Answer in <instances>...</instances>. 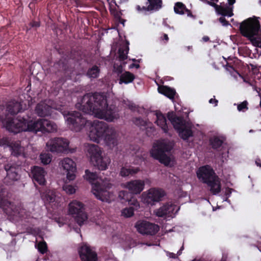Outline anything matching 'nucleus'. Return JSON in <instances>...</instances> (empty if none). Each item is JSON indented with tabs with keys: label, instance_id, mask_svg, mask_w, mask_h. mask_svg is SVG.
Returning <instances> with one entry per match:
<instances>
[{
	"label": "nucleus",
	"instance_id": "e2e57ef3",
	"mask_svg": "<svg viewBox=\"0 0 261 261\" xmlns=\"http://www.w3.org/2000/svg\"><path fill=\"white\" fill-rule=\"evenodd\" d=\"M187 50H190L191 49V46H188L187 47Z\"/></svg>",
	"mask_w": 261,
	"mask_h": 261
},
{
	"label": "nucleus",
	"instance_id": "4c0bfd02",
	"mask_svg": "<svg viewBox=\"0 0 261 261\" xmlns=\"http://www.w3.org/2000/svg\"><path fill=\"white\" fill-rule=\"evenodd\" d=\"M134 123L138 126L144 127L145 128L146 126H149L150 123H148L147 121L140 118H136L133 120Z\"/></svg>",
	"mask_w": 261,
	"mask_h": 261
},
{
	"label": "nucleus",
	"instance_id": "a18cd8bd",
	"mask_svg": "<svg viewBox=\"0 0 261 261\" xmlns=\"http://www.w3.org/2000/svg\"><path fill=\"white\" fill-rule=\"evenodd\" d=\"M184 245H182L180 250L177 252V254L169 253L168 255L171 258H175L177 257L178 255H180L181 254V251L184 249Z\"/></svg>",
	"mask_w": 261,
	"mask_h": 261
},
{
	"label": "nucleus",
	"instance_id": "052dcab7",
	"mask_svg": "<svg viewBox=\"0 0 261 261\" xmlns=\"http://www.w3.org/2000/svg\"><path fill=\"white\" fill-rule=\"evenodd\" d=\"M244 82L246 83H248V84H249L250 85H251V84L249 82H248L247 81H246L245 79H244Z\"/></svg>",
	"mask_w": 261,
	"mask_h": 261
},
{
	"label": "nucleus",
	"instance_id": "cd10ccee",
	"mask_svg": "<svg viewBox=\"0 0 261 261\" xmlns=\"http://www.w3.org/2000/svg\"><path fill=\"white\" fill-rule=\"evenodd\" d=\"M25 109L23 104L20 102L12 100L9 102L7 105L6 111L11 115H15Z\"/></svg>",
	"mask_w": 261,
	"mask_h": 261
},
{
	"label": "nucleus",
	"instance_id": "412c9836",
	"mask_svg": "<svg viewBox=\"0 0 261 261\" xmlns=\"http://www.w3.org/2000/svg\"><path fill=\"white\" fill-rule=\"evenodd\" d=\"M144 186V181L140 179L132 180L123 184V187L133 194H140L143 190Z\"/></svg>",
	"mask_w": 261,
	"mask_h": 261
},
{
	"label": "nucleus",
	"instance_id": "49530a36",
	"mask_svg": "<svg viewBox=\"0 0 261 261\" xmlns=\"http://www.w3.org/2000/svg\"><path fill=\"white\" fill-rule=\"evenodd\" d=\"M219 21L223 25H227L228 24V22L224 17H221L219 18Z\"/></svg>",
	"mask_w": 261,
	"mask_h": 261
},
{
	"label": "nucleus",
	"instance_id": "338daca9",
	"mask_svg": "<svg viewBox=\"0 0 261 261\" xmlns=\"http://www.w3.org/2000/svg\"><path fill=\"white\" fill-rule=\"evenodd\" d=\"M211 1H215V2H218V0H210Z\"/></svg>",
	"mask_w": 261,
	"mask_h": 261
},
{
	"label": "nucleus",
	"instance_id": "f03ea898",
	"mask_svg": "<svg viewBox=\"0 0 261 261\" xmlns=\"http://www.w3.org/2000/svg\"><path fill=\"white\" fill-rule=\"evenodd\" d=\"M6 127L9 131L14 134L20 132H31L37 133H53L57 130V125L54 122L45 119H40L37 121L27 120L23 118H17L6 121Z\"/></svg>",
	"mask_w": 261,
	"mask_h": 261
},
{
	"label": "nucleus",
	"instance_id": "de8ad7c7",
	"mask_svg": "<svg viewBox=\"0 0 261 261\" xmlns=\"http://www.w3.org/2000/svg\"><path fill=\"white\" fill-rule=\"evenodd\" d=\"M209 102L210 103H215V106H217V103H218V100H216V99H213V98H211L210 100H209Z\"/></svg>",
	"mask_w": 261,
	"mask_h": 261
},
{
	"label": "nucleus",
	"instance_id": "393cba45",
	"mask_svg": "<svg viewBox=\"0 0 261 261\" xmlns=\"http://www.w3.org/2000/svg\"><path fill=\"white\" fill-rule=\"evenodd\" d=\"M53 109L46 102H41L36 107L35 112L40 117H46L50 115Z\"/></svg>",
	"mask_w": 261,
	"mask_h": 261
},
{
	"label": "nucleus",
	"instance_id": "1a4fd4ad",
	"mask_svg": "<svg viewBox=\"0 0 261 261\" xmlns=\"http://www.w3.org/2000/svg\"><path fill=\"white\" fill-rule=\"evenodd\" d=\"M62 113L69 127L75 132H80L84 127L88 128V125L91 123L90 121L87 120L79 112H68L67 114L65 112Z\"/></svg>",
	"mask_w": 261,
	"mask_h": 261
},
{
	"label": "nucleus",
	"instance_id": "13d9d810",
	"mask_svg": "<svg viewBox=\"0 0 261 261\" xmlns=\"http://www.w3.org/2000/svg\"><path fill=\"white\" fill-rule=\"evenodd\" d=\"M164 39L165 40H166V41H168L169 38H168V35L167 34H164Z\"/></svg>",
	"mask_w": 261,
	"mask_h": 261
},
{
	"label": "nucleus",
	"instance_id": "a211bd4d",
	"mask_svg": "<svg viewBox=\"0 0 261 261\" xmlns=\"http://www.w3.org/2000/svg\"><path fill=\"white\" fill-rule=\"evenodd\" d=\"M5 169L7 172L5 181L8 184H11L12 181L19 179L20 167L18 165L13 163H9L5 166Z\"/></svg>",
	"mask_w": 261,
	"mask_h": 261
},
{
	"label": "nucleus",
	"instance_id": "dca6fc26",
	"mask_svg": "<svg viewBox=\"0 0 261 261\" xmlns=\"http://www.w3.org/2000/svg\"><path fill=\"white\" fill-rule=\"evenodd\" d=\"M135 227L139 233L143 234L153 235L159 230L158 225L144 220L138 221Z\"/></svg>",
	"mask_w": 261,
	"mask_h": 261
},
{
	"label": "nucleus",
	"instance_id": "69168bd1",
	"mask_svg": "<svg viewBox=\"0 0 261 261\" xmlns=\"http://www.w3.org/2000/svg\"><path fill=\"white\" fill-rule=\"evenodd\" d=\"M127 0H121V2H126L127 1Z\"/></svg>",
	"mask_w": 261,
	"mask_h": 261
},
{
	"label": "nucleus",
	"instance_id": "5701e85b",
	"mask_svg": "<svg viewBox=\"0 0 261 261\" xmlns=\"http://www.w3.org/2000/svg\"><path fill=\"white\" fill-rule=\"evenodd\" d=\"M33 179L37 181L39 185H43L46 182L45 176L46 172L45 170L40 167L35 166L32 169Z\"/></svg>",
	"mask_w": 261,
	"mask_h": 261
},
{
	"label": "nucleus",
	"instance_id": "09e8293b",
	"mask_svg": "<svg viewBox=\"0 0 261 261\" xmlns=\"http://www.w3.org/2000/svg\"><path fill=\"white\" fill-rule=\"evenodd\" d=\"M255 164L256 165L260 167H261V161L259 159H256L255 161Z\"/></svg>",
	"mask_w": 261,
	"mask_h": 261
},
{
	"label": "nucleus",
	"instance_id": "bf43d9fd",
	"mask_svg": "<svg viewBox=\"0 0 261 261\" xmlns=\"http://www.w3.org/2000/svg\"><path fill=\"white\" fill-rule=\"evenodd\" d=\"M142 161V159L141 158H140L139 159V161L136 162L135 164H139L140 162H141Z\"/></svg>",
	"mask_w": 261,
	"mask_h": 261
},
{
	"label": "nucleus",
	"instance_id": "58836bf2",
	"mask_svg": "<svg viewBox=\"0 0 261 261\" xmlns=\"http://www.w3.org/2000/svg\"><path fill=\"white\" fill-rule=\"evenodd\" d=\"M63 190L67 194H73L75 191V188L72 185L65 184L63 186Z\"/></svg>",
	"mask_w": 261,
	"mask_h": 261
},
{
	"label": "nucleus",
	"instance_id": "ea45409f",
	"mask_svg": "<svg viewBox=\"0 0 261 261\" xmlns=\"http://www.w3.org/2000/svg\"><path fill=\"white\" fill-rule=\"evenodd\" d=\"M134 215V208L132 207L125 208L122 211V215L125 217H130Z\"/></svg>",
	"mask_w": 261,
	"mask_h": 261
},
{
	"label": "nucleus",
	"instance_id": "f3484780",
	"mask_svg": "<svg viewBox=\"0 0 261 261\" xmlns=\"http://www.w3.org/2000/svg\"><path fill=\"white\" fill-rule=\"evenodd\" d=\"M0 207L10 215H18L20 217H24L25 215L26 211L24 209L14 206V205L7 199L1 198V197Z\"/></svg>",
	"mask_w": 261,
	"mask_h": 261
},
{
	"label": "nucleus",
	"instance_id": "774afa93",
	"mask_svg": "<svg viewBox=\"0 0 261 261\" xmlns=\"http://www.w3.org/2000/svg\"><path fill=\"white\" fill-rule=\"evenodd\" d=\"M133 61H136V60L135 59H133Z\"/></svg>",
	"mask_w": 261,
	"mask_h": 261
},
{
	"label": "nucleus",
	"instance_id": "864d4df0",
	"mask_svg": "<svg viewBox=\"0 0 261 261\" xmlns=\"http://www.w3.org/2000/svg\"><path fill=\"white\" fill-rule=\"evenodd\" d=\"M110 10L112 14H113L114 15H115V10L112 8V5H110Z\"/></svg>",
	"mask_w": 261,
	"mask_h": 261
},
{
	"label": "nucleus",
	"instance_id": "603ef678",
	"mask_svg": "<svg viewBox=\"0 0 261 261\" xmlns=\"http://www.w3.org/2000/svg\"><path fill=\"white\" fill-rule=\"evenodd\" d=\"M31 25L33 27H38L39 26V24L38 22H34L31 23Z\"/></svg>",
	"mask_w": 261,
	"mask_h": 261
},
{
	"label": "nucleus",
	"instance_id": "5fc2aeb1",
	"mask_svg": "<svg viewBox=\"0 0 261 261\" xmlns=\"http://www.w3.org/2000/svg\"><path fill=\"white\" fill-rule=\"evenodd\" d=\"M126 192H125L124 191H121L119 193V197H123L125 195V194H126Z\"/></svg>",
	"mask_w": 261,
	"mask_h": 261
},
{
	"label": "nucleus",
	"instance_id": "9d476101",
	"mask_svg": "<svg viewBox=\"0 0 261 261\" xmlns=\"http://www.w3.org/2000/svg\"><path fill=\"white\" fill-rule=\"evenodd\" d=\"M88 127L89 129L88 136L90 139L96 143H99L110 126L103 121L95 120L93 122L91 121Z\"/></svg>",
	"mask_w": 261,
	"mask_h": 261
},
{
	"label": "nucleus",
	"instance_id": "37998d69",
	"mask_svg": "<svg viewBox=\"0 0 261 261\" xmlns=\"http://www.w3.org/2000/svg\"><path fill=\"white\" fill-rule=\"evenodd\" d=\"M129 204L133 205L135 208H138L140 207V204L138 201L135 198H132L128 201Z\"/></svg>",
	"mask_w": 261,
	"mask_h": 261
},
{
	"label": "nucleus",
	"instance_id": "7ed1b4c3",
	"mask_svg": "<svg viewBox=\"0 0 261 261\" xmlns=\"http://www.w3.org/2000/svg\"><path fill=\"white\" fill-rule=\"evenodd\" d=\"M173 147L172 142L167 140H158L155 142L150 152L151 156L166 166H173L175 163L174 156L167 154Z\"/></svg>",
	"mask_w": 261,
	"mask_h": 261
},
{
	"label": "nucleus",
	"instance_id": "aec40b11",
	"mask_svg": "<svg viewBox=\"0 0 261 261\" xmlns=\"http://www.w3.org/2000/svg\"><path fill=\"white\" fill-rule=\"evenodd\" d=\"M79 253L82 261H97L96 253L87 244L80 247Z\"/></svg>",
	"mask_w": 261,
	"mask_h": 261
},
{
	"label": "nucleus",
	"instance_id": "ddd939ff",
	"mask_svg": "<svg viewBox=\"0 0 261 261\" xmlns=\"http://www.w3.org/2000/svg\"><path fill=\"white\" fill-rule=\"evenodd\" d=\"M165 195L164 191L160 189L151 188L142 194L143 202L147 204L153 205L159 202Z\"/></svg>",
	"mask_w": 261,
	"mask_h": 261
},
{
	"label": "nucleus",
	"instance_id": "f704fd0d",
	"mask_svg": "<svg viewBox=\"0 0 261 261\" xmlns=\"http://www.w3.org/2000/svg\"><path fill=\"white\" fill-rule=\"evenodd\" d=\"M99 73V69L98 67L94 66L89 69L87 72V75L90 78H96L98 77Z\"/></svg>",
	"mask_w": 261,
	"mask_h": 261
},
{
	"label": "nucleus",
	"instance_id": "39448f33",
	"mask_svg": "<svg viewBox=\"0 0 261 261\" xmlns=\"http://www.w3.org/2000/svg\"><path fill=\"white\" fill-rule=\"evenodd\" d=\"M259 28L258 21L252 18L244 20L240 26L242 34L247 37L253 45L257 47L261 46Z\"/></svg>",
	"mask_w": 261,
	"mask_h": 261
},
{
	"label": "nucleus",
	"instance_id": "20e7f679",
	"mask_svg": "<svg viewBox=\"0 0 261 261\" xmlns=\"http://www.w3.org/2000/svg\"><path fill=\"white\" fill-rule=\"evenodd\" d=\"M85 173V178L90 182L96 180L92 186V192L95 197L102 201L110 202L113 195L107 191V189L110 188L109 181L106 178L102 179L98 178L95 173L91 172L88 170H86Z\"/></svg>",
	"mask_w": 261,
	"mask_h": 261
},
{
	"label": "nucleus",
	"instance_id": "6ab92c4d",
	"mask_svg": "<svg viewBox=\"0 0 261 261\" xmlns=\"http://www.w3.org/2000/svg\"><path fill=\"white\" fill-rule=\"evenodd\" d=\"M102 140L106 145L110 148H113L118 144V134L115 128L110 126L106 132Z\"/></svg>",
	"mask_w": 261,
	"mask_h": 261
},
{
	"label": "nucleus",
	"instance_id": "2f4dec72",
	"mask_svg": "<svg viewBox=\"0 0 261 261\" xmlns=\"http://www.w3.org/2000/svg\"><path fill=\"white\" fill-rule=\"evenodd\" d=\"M174 10L176 14H184L186 12L188 16L193 17L191 12L187 9L185 5L181 2H177L175 3Z\"/></svg>",
	"mask_w": 261,
	"mask_h": 261
},
{
	"label": "nucleus",
	"instance_id": "423d86ee",
	"mask_svg": "<svg viewBox=\"0 0 261 261\" xmlns=\"http://www.w3.org/2000/svg\"><path fill=\"white\" fill-rule=\"evenodd\" d=\"M198 178L210 187V190L214 195L218 194L221 189L220 179L210 166L200 168L197 172Z\"/></svg>",
	"mask_w": 261,
	"mask_h": 261
},
{
	"label": "nucleus",
	"instance_id": "a878e982",
	"mask_svg": "<svg viewBox=\"0 0 261 261\" xmlns=\"http://www.w3.org/2000/svg\"><path fill=\"white\" fill-rule=\"evenodd\" d=\"M214 1H207V4L214 7L219 14L222 15V16H227L228 17H231L233 15L232 7L225 5L219 6L214 3Z\"/></svg>",
	"mask_w": 261,
	"mask_h": 261
},
{
	"label": "nucleus",
	"instance_id": "9b49d317",
	"mask_svg": "<svg viewBox=\"0 0 261 261\" xmlns=\"http://www.w3.org/2000/svg\"><path fill=\"white\" fill-rule=\"evenodd\" d=\"M68 212L75 219L79 225H82L87 220V215L85 212L84 204L81 202L74 200L68 204Z\"/></svg>",
	"mask_w": 261,
	"mask_h": 261
},
{
	"label": "nucleus",
	"instance_id": "6e6d98bb",
	"mask_svg": "<svg viewBox=\"0 0 261 261\" xmlns=\"http://www.w3.org/2000/svg\"><path fill=\"white\" fill-rule=\"evenodd\" d=\"M202 40L204 42H207V41H208L209 40V37L208 36H204L202 38Z\"/></svg>",
	"mask_w": 261,
	"mask_h": 261
},
{
	"label": "nucleus",
	"instance_id": "680f3d73",
	"mask_svg": "<svg viewBox=\"0 0 261 261\" xmlns=\"http://www.w3.org/2000/svg\"><path fill=\"white\" fill-rule=\"evenodd\" d=\"M231 189H229L228 190L227 193H228V194H231Z\"/></svg>",
	"mask_w": 261,
	"mask_h": 261
},
{
	"label": "nucleus",
	"instance_id": "473e14b6",
	"mask_svg": "<svg viewBox=\"0 0 261 261\" xmlns=\"http://www.w3.org/2000/svg\"><path fill=\"white\" fill-rule=\"evenodd\" d=\"M158 91L159 93L164 94L170 99L173 98L175 94V91L174 89L165 86H159L158 87Z\"/></svg>",
	"mask_w": 261,
	"mask_h": 261
},
{
	"label": "nucleus",
	"instance_id": "8fccbe9b",
	"mask_svg": "<svg viewBox=\"0 0 261 261\" xmlns=\"http://www.w3.org/2000/svg\"><path fill=\"white\" fill-rule=\"evenodd\" d=\"M140 67L139 64H132L130 65L129 68H132L133 67H136V68H139Z\"/></svg>",
	"mask_w": 261,
	"mask_h": 261
},
{
	"label": "nucleus",
	"instance_id": "c03bdc74",
	"mask_svg": "<svg viewBox=\"0 0 261 261\" xmlns=\"http://www.w3.org/2000/svg\"><path fill=\"white\" fill-rule=\"evenodd\" d=\"M10 142L9 141L8 138L5 137L0 138V146H7L9 147V144H10Z\"/></svg>",
	"mask_w": 261,
	"mask_h": 261
},
{
	"label": "nucleus",
	"instance_id": "4d7b16f0",
	"mask_svg": "<svg viewBox=\"0 0 261 261\" xmlns=\"http://www.w3.org/2000/svg\"><path fill=\"white\" fill-rule=\"evenodd\" d=\"M228 2L229 5H232L236 2V0H228Z\"/></svg>",
	"mask_w": 261,
	"mask_h": 261
},
{
	"label": "nucleus",
	"instance_id": "7c9ffc66",
	"mask_svg": "<svg viewBox=\"0 0 261 261\" xmlns=\"http://www.w3.org/2000/svg\"><path fill=\"white\" fill-rule=\"evenodd\" d=\"M135 79V75L129 71H125L119 75V83L128 84L132 83Z\"/></svg>",
	"mask_w": 261,
	"mask_h": 261
},
{
	"label": "nucleus",
	"instance_id": "a19ab883",
	"mask_svg": "<svg viewBox=\"0 0 261 261\" xmlns=\"http://www.w3.org/2000/svg\"><path fill=\"white\" fill-rule=\"evenodd\" d=\"M248 102L247 101L245 100L237 105V109L239 112H245L248 109Z\"/></svg>",
	"mask_w": 261,
	"mask_h": 261
},
{
	"label": "nucleus",
	"instance_id": "3c124183",
	"mask_svg": "<svg viewBox=\"0 0 261 261\" xmlns=\"http://www.w3.org/2000/svg\"><path fill=\"white\" fill-rule=\"evenodd\" d=\"M122 66H119V67H117V69H116V71L118 73H120L122 72Z\"/></svg>",
	"mask_w": 261,
	"mask_h": 261
},
{
	"label": "nucleus",
	"instance_id": "4be33fe9",
	"mask_svg": "<svg viewBox=\"0 0 261 261\" xmlns=\"http://www.w3.org/2000/svg\"><path fill=\"white\" fill-rule=\"evenodd\" d=\"M145 5H137L136 9L138 11H156L162 7L161 0H145Z\"/></svg>",
	"mask_w": 261,
	"mask_h": 261
},
{
	"label": "nucleus",
	"instance_id": "f8f14e48",
	"mask_svg": "<svg viewBox=\"0 0 261 261\" xmlns=\"http://www.w3.org/2000/svg\"><path fill=\"white\" fill-rule=\"evenodd\" d=\"M69 141L62 138H55L46 143L47 150L52 152H64L68 149Z\"/></svg>",
	"mask_w": 261,
	"mask_h": 261
},
{
	"label": "nucleus",
	"instance_id": "c9c22d12",
	"mask_svg": "<svg viewBox=\"0 0 261 261\" xmlns=\"http://www.w3.org/2000/svg\"><path fill=\"white\" fill-rule=\"evenodd\" d=\"M210 142L213 148L217 149L222 145L223 141L217 137H214L211 139Z\"/></svg>",
	"mask_w": 261,
	"mask_h": 261
},
{
	"label": "nucleus",
	"instance_id": "c85d7f7f",
	"mask_svg": "<svg viewBox=\"0 0 261 261\" xmlns=\"http://www.w3.org/2000/svg\"><path fill=\"white\" fill-rule=\"evenodd\" d=\"M153 114L156 117L155 123L161 128L164 133H167L168 132V127L165 116L161 112L159 111L155 112Z\"/></svg>",
	"mask_w": 261,
	"mask_h": 261
},
{
	"label": "nucleus",
	"instance_id": "79ce46f5",
	"mask_svg": "<svg viewBox=\"0 0 261 261\" xmlns=\"http://www.w3.org/2000/svg\"><path fill=\"white\" fill-rule=\"evenodd\" d=\"M38 250L42 254L44 253L47 250V245L45 242H40L38 244Z\"/></svg>",
	"mask_w": 261,
	"mask_h": 261
},
{
	"label": "nucleus",
	"instance_id": "72a5a7b5",
	"mask_svg": "<svg viewBox=\"0 0 261 261\" xmlns=\"http://www.w3.org/2000/svg\"><path fill=\"white\" fill-rule=\"evenodd\" d=\"M128 52V47L127 46H123L119 49V58L120 60H124L127 57V54Z\"/></svg>",
	"mask_w": 261,
	"mask_h": 261
},
{
	"label": "nucleus",
	"instance_id": "0eeeda50",
	"mask_svg": "<svg viewBox=\"0 0 261 261\" xmlns=\"http://www.w3.org/2000/svg\"><path fill=\"white\" fill-rule=\"evenodd\" d=\"M87 155L91 163L99 170H105L110 163V159L103 156L102 149L97 145L90 144L87 146Z\"/></svg>",
	"mask_w": 261,
	"mask_h": 261
},
{
	"label": "nucleus",
	"instance_id": "2eb2a0df",
	"mask_svg": "<svg viewBox=\"0 0 261 261\" xmlns=\"http://www.w3.org/2000/svg\"><path fill=\"white\" fill-rule=\"evenodd\" d=\"M60 165L66 174L67 179L69 180H73L75 179L76 173V165L75 163L71 159L66 158L62 159Z\"/></svg>",
	"mask_w": 261,
	"mask_h": 261
},
{
	"label": "nucleus",
	"instance_id": "c756f323",
	"mask_svg": "<svg viewBox=\"0 0 261 261\" xmlns=\"http://www.w3.org/2000/svg\"><path fill=\"white\" fill-rule=\"evenodd\" d=\"M140 171L139 167L132 166L123 167L121 169L120 174L121 176L126 177L129 175L133 176Z\"/></svg>",
	"mask_w": 261,
	"mask_h": 261
},
{
	"label": "nucleus",
	"instance_id": "0e129e2a",
	"mask_svg": "<svg viewBox=\"0 0 261 261\" xmlns=\"http://www.w3.org/2000/svg\"><path fill=\"white\" fill-rule=\"evenodd\" d=\"M54 109H56L59 110L60 111H61V109L60 108H55H55H54Z\"/></svg>",
	"mask_w": 261,
	"mask_h": 261
},
{
	"label": "nucleus",
	"instance_id": "e433bc0d",
	"mask_svg": "<svg viewBox=\"0 0 261 261\" xmlns=\"http://www.w3.org/2000/svg\"><path fill=\"white\" fill-rule=\"evenodd\" d=\"M40 158L41 162L46 165L49 164L51 161V155L47 153H41Z\"/></svg>",
	"mask_w": 261,
	"mask_h": 261
},
{
	"label": "nucleus",
	"instance_id": "bb28decb",
	"mask_svg": "<svg viewBox=\"0 0 261 261\" xmlns=\"http://www.w3.org/2000/svg\"><path fill=\"white\" fill-rule=\"evenodd\" d=\"M43 199L46 203H58L61 198L59 194L53 190H47L43 195Z\"/></svg>",
	"mask_w": 261,
	"mask_h": 261
},
{
	"label": "nucleus",
	"instance_id": "6e6552de",
	"mask_svg": "<svg viewBox=\"0 0 261 261\" xmlns=\"http://www.w3.org/2000/svg\"><path fill=\"white\" fill-rule=\"evenodd\" d=\"M167 117L174 128L178 131L181 138L186 140L192 136L191 123L181 117L176 116L173 112H169Z\"/></svg>",
	"mask_w": 261,
	"mask_h": 261
},
{
	"label": "nucleus",
	"instance_id": "f257e3e1",
	"mask_svg": "<svg viewBox=\"0 0 261 261\" xmlns=\"http://www.w3.org/2000/svg\"><path fill=\"white\" fill-rule=\"evenodd\" d=\"M76 107L85 113L112 122L119 118L118 111L115 106L110 104L104 94L95 93L85 95Z\"/></svg>",
	"mask_w": 261,
	"mask_h": 261
},
{
	"label": "nucleus",
	"instance_id": "b1692460",
	"mask_svg": "<svg viewBox=\"0 0 261 261\" xmlns=\"http://www.w3.org/2000/svg\"><path fill=\"white\" fill-rule=\"evenodd\" d=\"M9 147L10 149L12 155L15 156H25V148L24 146H22L20 141L10 142V144H9Z\"/></svg>",
	"mask_w": 261,
	"mask_h": 261
},
{
	"label": "nucleus",
	"instance_id": "4468645a",
	"mask_svg": "<svg viewBox=\"0 0 261 261\" xmlns=\"http://www.w3.org/2000/svg\"><path fill=\"white\" fill-rule=\"evenodd\" d=\"M179 207L171 202H168L154 211L156 216L165 219L173 218L179 211Z\"/></svg>",
	"mask_w": 261,
	"mask_h": 261
}]
</instances>
